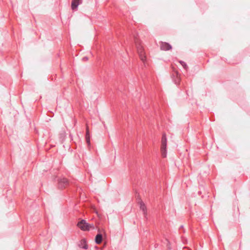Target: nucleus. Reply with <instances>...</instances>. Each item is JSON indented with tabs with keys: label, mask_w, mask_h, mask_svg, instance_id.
<instances>
[{
	"label": "nucleus",
	"mask_w": 250,
	"mask_h": 250,
	"mask_svg": "<svg viewBox=\"0 0 250 250\" xmlns=\"http://www.w3.org/2000/svg\"><path fill=\"white\" fill-rule=\"evenodd\" d=\"M134 42L136 44L137 52L142 62H144L146 60V56L145 55L143 46L141 44L140 41L136 37H134Z\"/></svg>",
	"instance_id": "obj_1"
},
{
	"label": "nucleus",
	"mask_w": 250,
	"mask_h": 250,
	"mask_svg": "<svg viewBox=\"0 0 250 250\" xmlns=\"http://www.w3.org/2000/svg\"><path fill=\"white\" fill-rule=\"evenodd\" d=\"M167 139L165 133H163L161 139V153L163 158L167 157Z\"/></svg>",
	"instance_id": "obj_2"
},
{
	"label": "nucleus",
	"mask_w": 250,
	"mask_h": 250,
	"mask_svg": "<svg viewBox=\"0 0 250 250\" xmlns=\"http://www.w3.org/2000/svg\"><path fill=\"white\" fill-rule=\"evenodd\" d=\"M77 226L81 229L83 231H87L90 228H94L93 225L87 223L84 220H82L80 222H78Z\"/></svg>",
	"instance_id": "obj_3"
},
{
	"label": "nucleus",
	"mask_w": 250,
	"mask_h": 250,
	"mask_svg": "<svg viewBox=\"0 0 250 250\" xmlns=\"http://www.w3.org/2000/svg\"><path fill=\"white\" fill-rule=\"evenodd\" d=\"M69 184L68 180L65 178H60L58 179V188L60 189L66 188Z\"/></svg>",
	"instance_id": "obj_4"
},
{
	"label": "nucleus",
	"mask_w": 250,
	"mask_h": 250,
	"mask_svg": "<svg viewBox=\"0 0 250 250\" xmlns=\"http://www.w3.org/2000/svg\"><path fill=\"white\" fill-rule=\"evenodd\" d=\"M160 48L162 50L168 51L172 49V46L167 42H161Z\"/></svg>",
	"instance_id": "obj_5"
},
{
	"label": "nucleus",
	"mask_w": 250,
	"mask_h": 250,
	"mask_svg": "<svg viewBox=\"0 0 250 250\" xmlns=\"http://www.w3.org/2000/svg\"><path fill=\"white\" fill-rule=\"evenodd\" d=\"M82 2V0H72L71 8L73 10H77L78 6Z\"/></svg>",
	"instance_id": "obj_6"
},
{
	"label": "nucleus",
	"mask_w": 250,
	"mask_h": 250,
	"mask_svg": "<svg viewBox=\"0 0 250 250\" xmlns=\"http://www.w3.org/2000/svg\"><path fill=\"white\" fill-rule=\"evenodd\" d=\"M173 73L172 74V76L173 77H175V78L174 79V81L175 82V83L176 84H178L180 83V74L176 70H175L174 68L173 69Z\"/></svg>",
	"instance_id": "obj_7"
},
{
	"label": "nucleus",
	"mask_w": 250,
	"mask_h": 250,
	"mask_svg": "<svg viewBox=\"0 0 250 250\" xmlns=\"http://www.w3.org/2000/svg\"><path fill=\"white\" fill-rule=\"evenodd\" d=\"M103 241V235L101 233H98L96 235L95 237V242L97 244H100Z\"/></svg>",
	"instance_id": "obj_8"
},
{
	"label": "nucleus",
	"mask_w": 250,
	"mask_h": 250,
	"mask_svg": "<svg viewBox=\"0 0 250 250\" xmlns=\"http://www.w3.org/2000/svg\"><path fill=\"white\" fill-rule=\"evenodd\" d=\"M79 247L84 249H87L88 246L86 244V240L84 239H82L81 240Z\"/></svg>",
	"instance_id": "obj_9"
},
{
	"label": "nucleus",
	"mask_w": 250,
	"mask_h": 250,
	"mask_svg": "<svg viewBox=\"0 0 250 250\" xmlns=\"http://www.w3.org/2000/svg\"><path fill=\"white\" fill-rule=\"evenodd\" d=\"M140 209H142L145 213L146 210V208L143 201H141L140 202Z\"/></svg>",
	"instance_id": "obj_10"
},
{
	"label": "nucleus",
	"mask_w": 250,
	"mask_h": 250,
	"mask_svg": "<svg viewBox=\"0 0 250 250\" xmlns=\"http://www.w3.org/2000/svg\"><path fill=\"white\" fill-rule=\"evenodd\" d=\"M179 62L182 65V66L185 70L188 69V66L187 63L185 62H184L183 61H179Z\"/></svg>",
	"instance_id": "obj_11"
},
{
	"label": "nucleus",
	"mask_w": 250,
	"mask_h": 250,
	"mask_svg": "<svg viewBox=\"0 0 250 250\" xmlns=\"http://www.w3.org/2000/svg\"><path fill=\"white\" fill-rule=\"evenodd\" d=\"M85 139H86V143L89 145L90 144V136L89 137H85Z\"/></svg>",
	"instance_id": "obj_12"
},
{
	"label": "nucleus",
	"mask_w": 250,
	"mask_h": 250,
	"mask_svg": "<svg viewBox=\"0 0 250 250\" xmlns=\"http://www.w3.org/2000/svg\"><path fill=\"white\" fill-rule=\"evenodd\" d=\"M89 136H90L89 132V130H88V127H87L85 137H89Z\"/></svg>",
	"instance_id": "obj_13"
},
{
	"label": "nucleus",
	"mask_w": 250,
	"mask_h": 250,
	"mask_svg": "<svg viewBox=\"0 0 250 250\" xmlns=\"http://www.w3.org/2000/svg\"><path fill=\"white\" fill-rule=\"evenodd\" d=\"M88 60V58L87 57H84L83 58V61H86Z\"/></svg>",
	"instance_id": "obj_14"
}]
</instances>
